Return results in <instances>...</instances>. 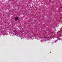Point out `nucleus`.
<instances>
[{"mask_svg": "<svg viewBox=\"0 0 62 62\" xmlns=\"http://www.w3.org/2000/svg\"><path fill=\"white\" fill-rule=\"evenodd\" d=\"M18 19H19V18L18 17H16L15 18V20L16 21H17Z\"/></svg>", "mask_w": 62, "mask_h": 62, "instance_id": "f257e3e1", "label": "nucleus"}, {"mask_svg": "<svg viewBox=\"0 0 62 62\" xmlns=\"http://www.w3.org/2000/svg\"><path fill=\"white\" fill-rule=\"evenodd\" d=\"M57 42V41H55V43L56 42Z\"/></svg>", "mask_w": 62, "mask_h": 62, "instance_id": "f03ea898", "label": "nucleus"}, {"mask_svg": "<svg viewBox=\"0 0 62 62\" xmlns=\"http://www.w3.org/2000/svg\"><path fill=\"white\" fill-rule=\"evenodd\" d=\"M59 40H60V39H58Z\"/></svg>", "mask_w": 62, "mask_h": 62, "instance_id": "7ed1b4c3", "label": "nucleus"}, {"mask_svg": "<svg viewBox=\"0 0 62 62\" xmlns=\"http://www.w3.org/2000/svg\"><path fill=\"white\" fill-rule=\"evenodd\" d=\"M29 39V38H28V39Z\"/></svg>", "mask_w": 62, "mask_h": 62, "instance_id": "20e7f679", "label": "nucleus"}, {"mask_svg": "<svg viewBox=\"0 0 62 62\" xmlns=\"http://www.w3.org/2000/svg\"><path fill=\"white\" fill-rule=\"evenodd\" d=\"M17 37H19V36H17Z\"/></svg>", "mask_w": 62, "mask_h": 62, "instance_id": "39448f33", "label": "nucleus"}, {"mask_svg": "<svg viewBox=\"0 0 62 62\" xmlns=\"http://www.w3.org/2000/svg\"><path fill=\"white\" fill-rule=\"evenodd\" d=\"M12 35H13V34H12Z\"/></svg>", "mask_w": 62, "mask_h": 62, "instance_id": "423d86ee", "label": "nucleus"}, {"mask_svg": "<svg viewBox=\"0 0 62 62\" xmlns=\"http://www.w3.org/2000/svg\"><path fill=\"white\" fill-rule=\"evenodd\" d=\"M21 39H22V38H21Z\"/></svg>", "mask_w": 62, "mask_h": 62, "instance_id": "0eeeda50", "label": "nucleus"}]
</instances>
